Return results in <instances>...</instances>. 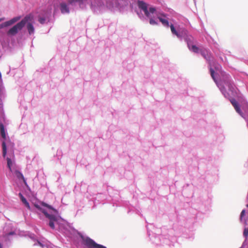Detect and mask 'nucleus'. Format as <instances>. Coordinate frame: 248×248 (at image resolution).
Masks as SVG:
<instances>
[{
    "instance_id": "obj_1",
    "label": "nucleus",
    "mask_w": 248,
    "mask_h": 248,
    "mask_svg": "<svg viewBox=\"0 0 248 248\" xmlns=\"http://www.w3.org/2000/svg\"><path fill=\"white\" fill-rule=\"evenodd\" d=\"M215 69L217 72H219L220 75V82L218 83L217 82L214 75L215 71L212 67L210 68L211 76L214 81L216 83L217 86L219 88L221 92L226 97L228 95V93H226L224 85L227 86L230 91H233L234 90V85L231 80V77L230 75L221 70L220 65H218L217 66L215 67Z\"/></svg>"
},
{
    "instance_id": "obj_2",
    "label": "nucleus",
    "mask_w": 248,
    "mask_h": 248,
    "mask_svg": "<svg viewBox=\"0 0 248 248\" xmlns=\"http://www.w3.org/2000/svg\"><path fill=\"white\" fill-rule=\"evenodd\" d=\"M34 23V16L32 14L26 16L21 21L11 28L7 32V35L14 36L16 34L18 31L27 25V29L29 34L31 35L34 32V28L33 25Z\"/></svg>"
},
{
    "instance_id": "obj_3",
    "label": "nucleus",
    "mask_w": 248,
    "mask_h": 248,
    "mask_svg": "<svg viewBox=\"0 0 248 248\" xmlns=\"http://www.w3.org/2000/svg\"><path fill=\"white\" fill-rule=\"evenodd\" d=\"M128 0H112L107 2V6L109 8L121 7L127 4Z\"/></svg>"
},
{
    "instance_id": "obj_4",
    "label": "nucleus",
    "mask_w": 248,
    "mask_h": 248,
    "mask_svg": "<svg viewBox=\"0 0 248 248\" xmlns=\"http://www.w3.org/2000/svg\"><path fill=\"white\" fill-rule=\"evenodd\" d=\"M83 244L88 248H106V247L96 243L93 239L86 237L83 239Z\"/></svg>"
},
{
    "instance_id": "obj_5",
    "label": "nucleus",
    "mask_w": 248,
    "mask_h": 248,
    "mask_svg": "<svg viewBox=\"0 0 248 248\" xmlns=\"http://www.w3.org/2000/svg\"><path fill=\"white\" fill-rule=\"evenodd\" d=\"M200 53L202 57L209 62V64L211 65L210 62L212 61V58L211 53L203 47L201 48Z\"/></svg>"
},
{
    "instance_id": "obj_6",
    "label": "nucleus",
    "mask_w": 248,
    "mask_h": 248,
    "mask_svg": "<svg viewBox=\"0 0 248 248\" xmlns=\"http://www.w3.org/2000/svg\"><path fill=\"white\" fill-rule=\"evenodd\" d=\"M138 3L139 8L143 11L145 16L149 17V13L146 3L142 1H138Z\"/></svg>"
},
{
    "instance_id": "obj_7",
    "label": "nucleus",
    "mask_w": 248,
    "mask_h": 248,
    "mask_svg": "<svg viewBox=\"0 0 248 248\" xmlns=\"http://www.w3.org/2000/svg\"><path fill=\"white\" fill-rule=\"evenodd\" d=\"M14 174L19 180H22L25 186H28L26 181L22 173L18 170L14 171Z\"/></svg>"
},
{
    "instance_id": "obj_8",
    "label": "nucleus",
    "mask_w": 248,
    "mask_h": 248,
    "mask_svg": "<svg viewBox=\"0 0 248 248\" xmlns=\"http://www.w3.org/2000/svg\"><path fill=\"white\" fill-rule=\"evenodd\" d=\"M231 102L232 105L236 111L237 113H238L239 114L242 115V113L241 109H240V107L239 106L238 102L234 99H231Z\"/></svg>"
},
{
    "instance_id": "obj_9",
    "label": "nucleus",
    "mask_w": 248,
    "mask_h": 248,
    "mask_svg": "<svg viewBox=\"0 0 248 248\" xmlns=\"http://www.w3.org/2000/svg\"><path fill=\"white\" fill-rule=\"evenodd\" d=\"M60 10L62 14L69 13V10L67 5L64 2L60 4Z\"/></svg>"
},
{
    "instance_id": "obj_10",
    "label": "nucleus",
    "mask_w": 248,
    "mask_h": 248,
    "mask_svg": "<svg viewBox=\"0 0 248 248\" xmlns=\"http://www.w3.org/2000/svg\"><path fill=\"white\" fill-rule=\"evenodd\" d=\"M187 46L188 48L192 51L194 53H198L200 52V49L201 48H199L195 45H191L190 46V44L189 43H187Z\"/></svg>"
},
{
    "instance_id": "obj_11",
    "label": "nucleus",
    "mask_w": 248,
    "mask_h": 248,
    "mask_svg": "<svg viewBox=\"0 0 248 248\" xmlns=\"http://www.w3.org/2000/svg\"><path fill=\"white\" fill-rule=\"evenodd\" d=\"M42 213L49 219V221L56 220V217L54 215L48 214L46 210H42Z\"/></svg>"
},
{
    "instance_id": "obj_12",
    "label": "nucleus",
    "mask_w": 248,
    "mask_h": 248,
    "mask_svg": "<svg viewBox=\"0 0 248 248\" xmlns=\"http://www.w3.org/2000/svg\"><path fill=\"white\" fill-rule=\"evenodd\" d=\"M0 134L1 135L2 138L5 140L6 139V134L5 132V129L4 125L2 124H0Z\"/></svg>"
},
{
    "instance_id": "obj_13",
    "label": "nucleus",
    "mask_w": 248,
    "mask_h": 248,
    "mask_svg": "<svg viewBox=\"0 0 248 248\" xmlns=\"http://www.w3.org/2000/svg\"><path fill=\"white\" fill-rule=\"evenodd\" d=\"M20 19V16H16L15 17L13 18L11 20L7 21V23H8L9 25L10 26L17 21H18Z\"/></svg>"
},
{
    "instance_id": "obj_14",
    "label": "nucleus",
    "mask_w": 248,
    "mask_h": 248,
    "mask_svg": "<svg viewBox=\"0 0 248 248\" xmlns=\"http://www.w3.org/2000/svg\"><path fill=\"white\" fill-rule=\"evenodd\" d=\"M2 155L4 157H5L7 154V148H6V144L5 141H3L2 143Z\"/></svg>"
},
{
    "instance_id": "obj_15",
    "label": "nucleus",
    "mask_w": 248,
    "mask_h": 248,
    "mask_svg": "<svg viewBox=\"0 0 248 248\" xmlns=\"http://www.w3.org/2000/svg\"><path fill=\"white\" fill-rule=\"evenodd\" d=\"M158 19L164 26H166L167 27H168L169 26V23L167 19L163 18L160 17H158Z\"/></svg>"
},
{
    "instance_id": "obj_16",
    "label": "nucleus",
    "mask_w": 248,
    "mask_h": 248,
    "mask_svg": "<svg viewBox=\"0 0 248 248\" xmlns=\"http://www.w3.org/2000/svg\"><path fill=\"white\" fill-rule=\"evenodd\" d=\"M170 30H171V31L172 32V33L173 34H175V35H176L178 37H180L181 36L178 33V32L176 31V30L175 29V28L174 27V26L172 25V24H171L170 25Z\"/></svg>"
},
{
    "instance_id": "obj_17",
    "label": "nucleus",
    "mask_w": 248,
    "mask_h": 248,
    "mask_svg": "<svg viewBox=\"0 0 248 248\" xmlns=\"http://www.w3.org/2000/svg\"><path fill=\"white\" fill-rule=\"evenodd\" d=\"M41 204L43 206H44L45 207H46L48 208V209L53 210L54 213H57V211L56 209H55L54 208H53L51 205H49L48 204H47V203H45L44 202H42L41 203Z\"/></svg>"
},
{
    "instance_id": "obj_18",
    "label": "nucleus",
    "mask_w": 248,
    "mask_h": 248,
    "mask_svg": "<svg viewBox=\"0 0 248 248\" xmlns=\"http://www.w3.org/2000/svg\"><path fill=\"white\" fill-rule=\"evenodd\" d=\"M21 201L28 209H31L29 203L28 202V201H27L25 197L24 198H22V199H21Z\"/></svg>"
},
{
    "instance_id": "obj_19",
    "label": "nucleus",
    "mask_w": 248,
    "mask_h": 248,
    "mask_svg": "<svg viewBox=\"0 0 248 248\" xmlns=\"http://www.w3.org/2000/svg\"><path fill=\"white\" fill-rule=\"evenodd\" d=\"M6 160H7V162L8 168H9V170L11 171H12V168H11V167H12V160L10 158H9V157H7L6 158Z\"/></svg>"
},
{
    "instance_id": "obj_20",
    "label": "nucleus",
    "mask_w": 248,
    "mask_h": 248,
    "mask_svg": "<svg viewBox=\"0 0 248 248\" xmlns=\"http://www.w3.org/2000/svg\"><path fill=\"white\" fill-rule=\"evenodd\" d=\"M9 26L8 23H7V21H6L1 24H0V29L3 28L4 27H6Z\"/></svg>"
},
{
    "instance_id": "obj_21",
    "label": "nucleus",
    "mask_w": 248,
    "mask_h": 248,
    "mask_svg": "<svg viewBox=\"0 0 248 248\" xmlns=\"http://www.w3.org/2000/svg\"><path fill=\"white\" fill-rule=\"evenodd\" d=\"M155 8L154 7H150L149 9V17H150V14H153L155 11Z\"/></svg>"
},
{
    "instance_id": "obj_22",
    "label": "nucleus",
    "mask_w": 248,
    "mask_h": 248,
    "mask_svg": "<svg viewBox=\"0 0 248 248\" xmlns=\"http://www.w3.org/2000/svg\"><path fill=\"white\" fill-rule=\"evenodd\" d=\"M56 221V220H51V221H49V226H50V228H51L53 229H54L55 228V226H54V222L55 221Z\"/></svg>"
},
{
    "instance_id": "obj_23",
    "label": "nucleus",
    "mask_w": 248,
    "mask_h": 248,
    "mask_svg": "<svg viewBox=\"0 0 248 248\" xmlns=\"http://www.w3.org/2000/svg\"><path fill=\"white\" fill-rule=\"evenodd\" d=\"M243 235L245 237L246 240L247 238V237L248 236V228H245L244 229V232H243Z\"/></svg>"
},
{
    "instance_id": "obj_24",
    "label": "nucleus",
    "mask_w": 248,
    "mask_h": 248,
    "mask_svg": "<svg viewBox=\"0 0 248 248\" xmlns=\"http://www.w3.org/2000/svg\"><path fill=\"white\" fill-rule=\"evenodd\" d=\"M38 21L41 24H44L45 22L46 18L45 17H39Z\"/></svg>"
},
{
    "instance_id": "obj_25",
    "label": "nucleus",
    "mask_w": 248,
    "mask_h": 248,
    "mask_svg": "<svg viewBox=\"0 0 248 248\" xmlns=\"http://www.w3.org/2000/svg\"><path fill=\"white\" fill-rule=\"evenodd\" d=\"M150 24L151 25H156L157 23L155 20H154L152 18H151L150 19Z\"/></svg>"
},
{
    "instance_id": "obj_26",
    "label": "nucleus",
    "mask_w": 248,
    "mask_h": 248,
    "mask_svg": "<svg viewBox=\"0 0 248 248\" xmlns=\"http://www.w3.org/2000/svg\"><path fill=\"white\" fill-rule=\"evenodd\" d=\"M35 207L36 208H37V209H38L40 211H41L42 212V210H45L44 209H43V208H42L41 207H40V206H39L37 204H35L34 205Z\"/></svg>"
},
{
    "instance_id": "obj_27",
    "label": "nucleus",
    "mask_w": 248,
    "mask_h": 248,
    "mask_svg": "<svg viewBox=\"0 0 248 248\" xmlns=\"http://www.w3.org/2000/svg\"><path fill=\"white\" fill-rule=\"evenodd\" d=\"M245 215V211L244 210H242L240 215V218H242L243 216Z\"/></svg>"
},
{
    "instance_id": "obj_28",
    "label": "nucleus",
    "mask_w": 248,
    "mask_h": 248,
    "mask_svg": "<svg viewBox=\"0 0 248 248\" xmlns=\"http://www.w3.org/2000/svg\"><path fill=\"white\" fill-rule=\"evenodd\" d=\"M18 195L20 198V200H21V199H22V198H24V197L23 196V195L21 193H19Z\"/></svg>"
},
{
    "instance_id": "obj_29",
    "label": "nucleus",
    "mask_w": 248,
    "mask_h": 248,
    "mask_svg": "<svg viewBox=\"0 0 248 248\" xmlns=\"http://www.w3.org/2000/svg\"><path fill=\"white\" fill-rule=\"evenodd\" d=\"M4 19H5V18H0V22H1V21H2L4 20Z\"/></svg>"
},
{
    "instance_id": "obj_30",
    "label": "nucleus",
    "mask_w": 248,
    "mask_h": 248,
    "mask_svg": "<svg viewBox=\"0 0 248 248\" xmlns=\"http://www.w3.org/2000/svg\"><path fill=\"white\" fill-rule=\"evenodd\" d=\"M4 19H5V18H0V22H1V21H2L4 20Z\"/></svg>"
},
{
    "instance_id": "obj_31",
    "label": "nucleus",
    "mask_w": 248,
    "mask_h": 248,
    "mask_svg": "<svg viewBox=\"0 0 248 248\" xmlns=\"http://www.w3.org/2000/svg\"><path fill=\"white\" fill-rule=\"evenodd\" d=\"M101 6V2H99V3L97 4V6Z\"/></svg>"
},
{
    "instance_id": "obj_32",
    "label": "nucleus",
    "mask_w": 248,
    "mask_h": 248,
    "mask_svg": "<svg viewBox=\"0 0 248 248\" xmlns=\"http://www.w3.org/2000/svg\"><path fill=\"white\" fill-rule=\"evenodd\" d=\"M246 206L248 207V203L246 205Z\"/></svg>"
},
{
    "instance_id": "obj_33",
    "label": "nucleus",
    "mask_w": 248,
    "mask_h": 248,
    "mask_svg": "<svg viewBox=\"0 0 248 248\" xmlns=\"http://www.w3.org/2000/svg\"><path fill=\"white\" fill-rule=\"evenodd\" d=\"M0 248H1V245L0 244Z\"/></svg>"
}]
</instances>
